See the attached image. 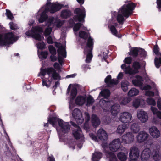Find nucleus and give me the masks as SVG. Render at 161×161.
I'll return each instance as SVG.
<instances>
[{
    "label": "nucleus",
    "mask_w": 161,
    "mask_h": 161,
    "mask_svg": "<svg viewBox=\"0 0 161 161\" xmlns=\"http://www.w3.org/2000/svg\"><path fill=\"white\" fill-rule=\"evenodd\" d=\"M137 4L131 2L127 4H124L119 11L117 16V20L119 24L123 25L125 19L124 17L128 18L132 14V11L136 7Z\"/></svg>",
    "instance_id": "obj_1"
},
{
    "label": "nucleus",
    "mask_w": 161,
    "mask_h": 161,
    "mask_svg": "<svg viewBox=\"0 0 161 161\" xmlns=\"http://www.w3.org/2000/svg\"><path fill=\"white\" fill-rule=\"evenodd\" d=\"M74 13L76 15L73 17V19L75 22H79L75 24L73 27V30L75 32L78 31L83 24L81 23L85 22V19L86 16V11L83 6L81 8H76L74 11Z\"/></svg>",
    "instance_id": "obj_2"
},
{
    "label": "nucleus",
    "mask_w": 161,
    "mask_h": 161,
    "mask_svg": "<svg viewBox=\"0 0 161 161\" xmlns=\"http://www.w3.org/2000/svg\"><path fill=\"white\" fill-rule=\"evenodd\" d=\"M48 122L54 127L56 126L57 122H58V125L60 127L59 130L58 131L60 137L63 136V134L67 133L69 131L70 127V125L67 122H64L61 119L53 117L49 118Z\"/></svg>",
    "instance_id": "obj_3"
},
{
    "label": "nucleus",
    "mask_w": 161,
    "mask_h": 161,
    "mask_svg": "<svg viewBox=\"0 0 161 161\" xmlns=\"http://www.w3.org/2000/svg\"><path fill=\"white\" fill-rule=\"evenodd\" d=\"M150 156L153 157V159L155 161H159L161 159L159 150L156 147L152 151L149 148L145 149L141 155V160L142 161H146L149 158Z\"/></svg>",
    "instance_id": "obj_4"
},
{
    "label": "nucleus",
    "mask_w": 161,
    "mask_h": 161,
    "mask_svg": "<svg viewBox=\"0 0 161 161\" xmlns=\"http://www.w3.org/2000/svg\"><path fill=\"white\" fill-rule=\"evenodd\" d=\"M5 28L0 25V46L9 47L10 44V32H4Z\"/></svg>",
    "instance_id": "obj_5"
},
{
    "label": "nucleus",
    "mask_w": 161,
    "mask_h": 161,
    "mask_svg": "<svg viewBox=\"0 0 161 161\" xmlns=\"http://www.w3.org/2000/svg\"><path fill=\"white\" fill-rule=\"evenodd\" d=\"M128 54L134 58H136L138 55L143 58H145L146 56V52L145 50L138 47L132 48Z\"/></svg>",
    "instance_id": "obj_6"
},
{
    "label": "nucleus",
    "mask_w": 161,
    "mask_h": 161,
    "mask_svg": "<svg viewBox=\"0 0 161 161\" xmlns=\"http://www.w3.org/2000/svg\"><path fill=\"white\" fill-rule=\"evenodd\" d=\"M63 7H64V5L63 4L58 3V2L53 3L49 8H47L48 9L47 11L51 14H54L59 11Z\"/></svg>",
    "instance_id": "obj_7"
},
{
    "label": "nucleus",
    "mask_w": 161,
    "mask_h": 161,
    "mask_svg": "<svg viewBox=\"0 0 161 161\" xmlns=\"http://www.w3.org/2000/svg\"><path fill=\"white\" fill-rule=\"evenodd\" d=\"M121 145L120 139L118 138L113 140L109 145L110 150L113 152H116L119 148Z\"/></svg>",
    "instance_id": "obj_8"
},
{
    "label": "nucleus",
    "mask_w": 161,
    "mask_h": 161,
    "mask_svg": "<svg viewBox=\"0 0 161 161\" xmlns=\"http://www.w3.org/2000/svg\"><path fill=\"white\" fill-rule=\"evenodd\" d=\"M132 119L131 114L128 112H124L120 114L119 120L124 123H129Z\"/></svg>",
    "instance_id": "obj_9"
},
{
    "label": "nucleus",
    "mask_w": 161,
    "mask_h": 161,
    "mask_svg": "<svg viewBox=\"0 0 161 161\" xmlns=\"http://www.w3.org/2000/svg\"><path fill=\"white\" fill-rule=\"evenodd\" d=\"M72 115L77 122L81 123L83 122L84 119L82 117V113L79 109L76 108L74 109Z\"/></svg>",
    "instance_id": "obj_10"
},
{
    "label": "nucleus",
    "mask_w": 161,
    "mask_h": 161,
    "mask_svg": "<svg viewBox=\"0 0 161 161\" xmlns=\"http://www.w3.org/2000/svg\"><path fill=\"white\" fill-rule=\"evenodd\" d=\"M134 135L131 132H128L126 134L124 135L122 137V141L126 144H130L133 140Z\"/></svg>",
    "instance_id": "obj_11"
},
{
    "label": "nucleus",
    "mask_w": 161,
    "mask_h": 161,
    "mask_svg": "<svg viewBox=\"0 0 161 161\" xmlns=\"http://www.w3.org/2000/svg\"><path fill=\"white\" fill-rule=\"evenodd\" d=\"M139 156V150L135 147H132L129 153L130 159H138Z\"/></svg>",
    "instance_id": "obj_12"
},
{
    "label": "nucleus",
    "mask_w": 161,
    "mask_h": 161,
    "mask_svg": "<svg viewBox=\"0 0 161 161\" xmlns=\"http://www.w3.org/2000/svg\"><path fill=\"white\" fill-rule=\"evenodd\" d=\"M149 135L146 132L140 131L137 136V140L139 143H142L147 140Z\"/></svg>",
    "instance_id": "obj_13"
},
{
    "label": "nucleus",
    "mask_w": 161,
    "mask_h": 161,
    "mask_svg": "<svg viewBox=\"0 0 161 161\" xmlns=\"http://www.w3.org/2000/svg\"><path fill=\"white\" fill-rule=\"evenodd\" d=\"M137 116L139 119L142 123L146 122L148 119L147 113L142 110H140L137 112Z\"/></svg>",
    "instance_id": "obj_14"
},
{
    "label": "nucleus",
    "mask_w": 161,
    "mask_h": 161,
    "mask_svg": "<svg viewBox=\"0 0 161 161\" xmlns=\"http://www.w3.org/2000/svg\"><path fill=\"white\" fill-rule=\"evenodd\" d=\"M97 136L102 141H106L108 139V135L105 131L103 129H100L97 133Z\"/></svg>",
    "instance_id": "obj_15"
},
{
    "label": "nucleus",
    "mask_w": 161,
    "mask_h": 161,
    "mask_svg": "<svg viewBox=\"0 0 161 161\" xmlns=\"http://www.w3.org/2000/svg\"><path fill=\"white\" fill-rule=\"evenodd\" d=\"M149 131L150 134L153 138H158L160 135V131L157 127L154 126L149 128Z\"/></svg>",
    "instance_id": "obj_16"
},
{
    "label": "nucleus",
    "mask_w": 161,
    "mask_h": 161,
    "mask_svg": "<svg viewBox=\"0 0 161 161\" xmlns=\"http://www.w3.org/2000/svg\"><path fill=\"white\" fill-rule=\"evenodd\" d=\"M94 43L93 39L89 36L87 40L86 45L84 49V50L92 51Z\"/></svg>",
    "instance_id": "obj_17"
},
{
    "label": "nucleus",
    "mask_w": 161,
    "mask_h": 161,
    "mask_svg": "<svg viewBox=\"0 0 161 161\" xmlns=\"http://www.w3.org/2000/svg\"><path fill=\"white\" fill-rule=\"evenodd\" d=\"M91 122L93 126L95 128L97 127L100 123L99 119L94 114H92V116Z\"/></svg>",
    "instance_id": "obj_18"
},
{
    "label": "nucleus",
    "mask_w": 161,
    "mask_h": 161,
    "mask_svg": "<svg viewBox=\"0 0 161 161\" xmlns=\"http://www.w3.org/2000/svg\"><path fill=\"white\" fill-rule=\"evenodd\" d=\"M72 14L71 11L69 9H66L62 10L60 16L63 19H66L70 17Z\"/></svg>",
    "instance_id": "obj_19"
},
{
    "label": "nucleus",
    "mask_w": 161,
    "mask_h": 161,
    "mask_svg": "<svg viewBox=\"0 0 161 161\" xmlns=\"http://www.w3.org/2000/svg\"><path fill=\"white\" fill-rule=\"evenodd\" d=\"M120 110V106L118 104H115L111 107V113L113 115L115 116Z\"/></svg>",
    "instance_id": "obj_20"
},
{
    "label": "nucleus",
    "mask_w": 161,
    "mask_h": 161,
    "mask_svg": "<svg viewBox=\"0 0 161 161\" xmlns=\"http://www.w3.org/2000/svg\"><path fill=\"white\" fill-rule=\"evenodd\" d=\"M48 12L47 10H44L41 14L38 21L40 23H42L48 19V16L47 13Z\"/></svg>",
    "instance_id": "obj_21"
},
{
    "label": "nucleus",
    "mask_w": 161,
    "mask_h": 161,
    "mask_svg": "<svg viewBox=\"0 0 161 161\" xmlns=\"http://www.w3.org/2000/svg\"><path fill=\"white\" fill-rule=\"evenodd\" d=\"M52 69V67H48L45 69L41 68V72L39 73L38 76H39L40 75L44 76L47 74L49 76L50 75L51 70Z\"/></svg>",
    "instance_id": "obj_22"
},
{
    "label": "nucleus",
    "mask_w": 161,
    "mask_h": 161,
    "mask_svg": "<svg viewBox=\"0 0 161 161\" xmlns=\"http://www.w3.org/2000/svg\"><path fill=\"white\" fill-rule=\"evenodd\" d=\"M52 74V78L55 80H61V76L57 72L56 70L52 67L50 75Z\"/></svg>",
    "instance_id": "obj_23"
},
{
    "label": "nucleus",
    "mask_w": 161,
    "mask_h": 161,
    "mask_svg": "<svg viewBox=\"0 0 161 161\" xmlns=\"http://www.w3.org/2000/svg\"><path fill=\"white\" fill-rule=\"evenodd\" d=\"M61 45V43H58L57 42H55V45L56 47H58V49L57 50V52L58 54H61L64 58H65L66 57V55H65V56L63 55V54L62 53V52L64 50L65 51V49L62 46H61L60 47V45Z\"/></svg>",
    "instance_id": "obj_24"
},
{
    "label": "nucleus",
    "mask_w": 161,
    "mask_h": 161,
    "mask_svg": "<svg viewBox=\"0 0 161 161\" xmlns=\"http://www.w3.org/2000/svg\"><path fill=\"white\" fill-rule=\"evenodd\" d=\"M84 53L85 54H87L86 55V63H90L91 62L92 58L93 57V55L92 54V51L84 50Z\"/></svg>",
    "instance_id": "obj_25"
},
{
    "label": "nucleus",
    "mask_w": 161,
    "mask_h": 161,
    "mask_svg": "<svg viewBox=\"0 0 161 161\" xmlns=\"http://www.w3.org/2000/svg\"><path fill=\"white\" fill-rule=\"evenodd\" d=\"M81 133V129L80 127H78L77 130H75L73 131L72 133L75 138L76 139L78 140L80 138Z\"/></svg>",
    "instance_id": "obj_26"
},
{
    "label": "nucleus",
    "mask_w": 161,
    "mask_h": 161,
    "mask_svg": "<svg viewBox=\"0 0 161 161\" xmlns=\"http://www.w3.org/2000/svg\"><path fill=\"white\" fill-rule=\"evenodd\" d=\"M102 157V154L100 152H96L93 154L92 160L93 161H98Z\"/></svg>",
    "instance_id": "obj_27"
},
{
    "label": "nucleus",
    "mask_w": 161,
    "mask_h": 161,
    "mask_svg": "<svg viewBox=\"0 0 161 161\" xmlns=\"http://www.w3.org/2000/svg\"><path fill=\"white\" fill-rule=\"evenodd\" d=\"M85 101V98L82 96H78L75 100L76 104L79 105H82L84 104Z\"/></svg>",
    "instance_id": "obj_28"
},
{
    "label": "nucleus",
    "mask_w": 161,
    "mask_h": 161,
    "mask_svg": "<svg viewBox=\"0 0 161 161\" xmlns=\"http://www.w3.org/2000/svg\"><path fill=\"white\" fill-rule=\"evenodd\" d=\"M128 128L127 124L119 125L118 127L117 132L118 133L122 134L125 131V130Z\"/></svg>",
    "instance_id": "obj_29"
},
{
    "label": "nucleus",
    "mask_w": 161,
    "mask_h": 161,
    "mask_svg": "<svg viewBox=\"0 0 161 161\" xmlns=\"http://www.w3.org/2000/svg\"><path fill=\"white\" fill-rule=\"evenodd\" d=\"M121 87L124 92H126L128 89V87L129 86V83L125 80H124L121 82Z\"/></svg>",
    "instance_id": "obj_30"
},
{
    "label": "nucleus",
    "mask_w": 161,
    "mask_h": 161,
    "mask_svg": "<svg viewBox=\"0 0 161 161\" xmlns=\"http://www.w3.org/2000/svg\"><path fill=\"white\" fill-rule=\"evenodd\" d=\"M110 29L113 35L119 38L121 37V35L118 34L117 30L114 25H111Z\"/></svg>",
    "instance_id": "obj_31"
},
{
    "label": "nucleus",
    "mask_w": 161,
    "mask_h": 161,
    "mask_svg": "<svg viewBox=\"0 0 161 161\" xmlns=\"http://www.w3.org/2000/svg\"><path fill=\"white\" fill-rule=\"evenodd\" d=\"M124 71L125 74H129L130 75H133L137 74L134 70L129 65L125 68Z\"/></svg>",
    "instance_id": "obj_32"
},
{
    "label": "nucleus",
    "mask_w": 161,
    "mask_h": 161,
    "mask_svg": "<svg viewBox=\"0 0 161 161\" xmlns=\"http://www.w3.org/2000/svg\"><path fill=\"white\" fill-rule=\"evenodd\" d=\"M139 92V91L138 90L135 88H133L129 91L128 95L129 96L133 97L137 95Z\"/></svg>",
    "instance_id": "obj_33"
},
{
    "label": "nucleus",
    "mask_w": 161,
    "mask_h": 161,
    "mask_svg": "<svg viewBox=\"0 0 161 161\" xmlns=\"http://www.w3.org/2000/svg\"><path fill=\"white\" fill-rule=\"evenodd\" d=\"M132 67L136 73H138L139 72V69H140L141 67L140 63L137 61L134 62L133 63Z\"/></svg>",
    "instance_id": "obj_34"
},
{
    "label": "nucleus",
    "mask_w": 161,
    "mask_h": 161,
    "mask_svg": "<svg viewBox=\"0 0 161 161\" xmlns=\"http://www.w3.org/2000/svg\"><path fill=\"white\" fill-rule=\"evenodd\" d=\"M131 130L135 133H138L140 130V127L138 124H133L131 126Z\"/></svg>",
    "instance_id": "obj_35"
},
{
    "label": "nucleus",
    "mask_w": 161,
    "mask_h": 161,
    "mask_svg": "<svg viewBox=\"0 0 161 161\" xmlns=\"http://www.w3.org/2000/svg\"><path fill=\"white\" fill-rule=\"evenodd\" d=\"M117 157L120 161H126L127 158L125 154L121 152H119L118 153Z\"/></svg>",
    "instance_id": "obj_36"
},
{
    "label": "nucleus",
    "mask_w": 161,
    "mask_h": 161,
    "mask_svg": "<svg viewBox=\"0 0 161 161\" xmlns=\"http://www.w3.org/2000/svg\"><path fill=\"white\" fill-rule=\"evenodd\" d=\"M31 32L34 34L36 33V32H42L43 29L42 27L39 26H33L31 29Z\"/></svg>",
    "instance_id": "obj_37"
},
{
    "label": "nucleus",
    "mask_w": 161,
    "mask_h": 161,
    "mask_svg": "<svg viewBox=\"0 0 161 161\" xmlns=\"http://www.w3.org/2000/svg\"><path fill=\"white\" fill-rule=\"evenodd\" d=\"M77 93V90L76 87H73L71 91L70 97L72 100H73L75 98Z\"/></svg>",
    "instance_id": "obj_38"
},
{
    "label": "nucleus",
    "mask_w": 161,
    "mask_h": 161,
    "mask_svg": "<svg viewBox=\"0 0 161 161\" xmlns=\"http://www.w3.org/2000/svg\"><path fill=\"white\" fill-rule=\"evenodd\" d=\"M79 35L80 38L84 40L87 39L88 37L87 34L86 32L83 31H79Z\"/></svg>",
    "instance_id": "obj_39"
},
{
    "label": "nucleus",
    "mask_w": 161,
    "mask_h": 161,
    "mask_svg": "<svg viewBox=\"0 0 161 161\" xmlns=\"http://www.w3.org/2000/svg\"><path fill=\"white\" fill-rule=\"evenodd\" d=\"M101 95L105 98H108L110 96V92L108 89H105L101 93Z\"/></svg>",
    "instance_id": "obj_40"
},
{
    "label": "nucleus",
    "mask_w": 161,
    "mask_h": 161,
    "mask_svg": "<svg viewBox=\"0 0 161 161\" xmlns=\"http://www.w3.org/2000/svg\"><path fill=\"white\" fill-rule=\"evenodd\" d=\"M19 39V37L15 36L14 33L11 31V45Z\"/></svg>",
    "instance_id": "obj_41"
},
{
    "label": "nucleus",
    "mask_w": 161,
    "mask_h": 161,
    "mask_svg": "<svg viewBox=\"0 0 161 161\" xmlns=\"http://www.w3.org/2000/svg\"><path fill=\"white\" fill-rule=\"evenodd\" d=\"M140 100L139 99H136L133 101V106L135 108H137L140 104Z\"/></svg>",
    "instance_id": "obj_42"
},
{
    "label": "nucleus",
    "mask_w": 161,
    "mask_h": 161,
    "mask_svg": "<svg viewBox=\"0 0 161 161\" xmlns=\"http://www.w3.org/2000/svg\"><path fill=\"white\" fill-rule=\"evenodd\" d=\"M48 49L50 53L51 54V55H56V49L53 45H49L48 47Z\"/></svg>",
    "instance_id": "obj_43"
},
{
    "label": "nucleus",
    "mask_w": 161,
    "mask_h": 161,
    "mask_svg": "<svg viewBox=\"0 0 161 161\" xmlns=\"http://www.w3.org/2000/svg\"><path fill=\"white\" fill-rule=\"evenodd\" d=\"M11 150H12V152L11 153L12 157L13 156L14 158H17V157H18L19 158L18 155L16 153V151L15 150L14 147L13 146L11 143Z\"/></svg>",
    "instance_id": "obj_44"
},
{
    "label": "nucleus",
    "mask_w": 161,
    "mask_h": 161,
    "mask_svg": "<svg viewBox=\"0 0 161 161\" xmlns=\"http://www.w3.org/2000/svg\"><path fill=\"white\" fill-rule=\"evenodd\" d=\"M154 63L156 67L158 68L160 67V64L161 65V58L160 57L158 58L156 57L154 59Z\"/></svg>",
    "instance_id": "obj_45"
},
{
    "label": "nucleus",
    "mask_w": 161,
    "mask_h": 161,
    "mask_svg": "<svg viewBox=\"0 0 161 161\" xmlns=\"http://www.w3.org/2000/svg\"><path fill=\"white\" fill-rule=\"evenodd\" d=\"M132 84L135 86H140L142 84V81L138 80L136 79H134L132 81Z\"/></svg>",
    "instance_id": "obj_46"
},
{
    "label": "nucleus",
    "mask_w": 161,
    "mask_h": 161,
    "mask_svg": "<svg viewBox=\"0 0 161 161\" xmlns=\"http://www.w3.org/2000/svg\"><path fill=\"white\" fill-rule=\"evenodd\" d=\"M147 102L150 105L155 106L156 105V102L155 100L152 98H148L147 99Z\"/></svg>",
    "instance_id": "obj_47"
},
{
    "label": "nucleus",
    "mask_w": 161,
    "mask_h": 161,
    "mask_svg": "<svg viewBox=\"0 0 161 161\" xmlns=\"http://www.w3.org/2000/svg\"><path fill=\"white\" fill-rule=\"evenodd\" d=\"M37 48L41 50L44 49L45 47V44L43 41L37 43Z\"/></svg>",
    "instance_id": "obj_48"
},
{
    "label": "nucleus",
    "mask_w": 161,
    "mask_h": 161,
    "mask_svg": "<svg viewBox=\"0 0 161 161\" xmlns=\"http://www.w3.org/2000/svg\"><path fill=\"white\" fill-rule=\"evenodd\" d=\"M132 61V58L131 57H128L125 58L124 60V63L128 64H131Z\"/></svg>",
    "instance_id": "obj_49"
},
{
    "label": "nucleus",
    "mask_w": 161,
    "mask_h": 161,
    "mask_svg": "<svg viewBox=\"0 0 161 161\" xmlns=\"http://www.w3.org/2000/svg\"><path fill=\"white\" fill-rule=\"evenodd\" d=\"M19 28L17 24L13 22H11V30H15Z\"/></svg>",
    "instance_id": "obj_50"
},
{
    "label": "nucleus",
    "mask_w": 161,
    "mask_h": 161,
    "mask_svg": "<svg viewBox=\"0 0 161 161\" xmlns=\"http://www.w3.org/2000/svg\"><path fill=\"white\" fill-rule=\"evenodd\" d=\"M94 102V100L92 96H89L87 100V103L88 104H92Z\"/></svg>",
    "instance_id": "obj_51"
},
{
    "label": "nucleus",
    "mask_w": 161,
    "mask_h": 161,
    "mask_svg": "<svg viewBox=\"0 0 161 161\" xmlns=\"http://www.w3.org/2000/svg\"><path fill=\"white\" fill-rule=\"evenodd\" d=\"M33 38L39 41H41L42 40V37L41 35L39 33L34 34L33 35Z\"/></svg>",
    "instance_id": "obj_52"
},
{
    "label": "nucleus",
    "mask_w": 161,
    "mask_h": 161,
    "mask_svg": "<svg viewBox=\"0 0 161 161\" xmlns=\"http://www.w3.org/2000/svg\"><path fill=\"white\" fill-rule=\"evenodd\" d=\"M48 54V52L47 51H42L40 53V55L42 56L44 59H46L47 58Z\"/></svg>",
    "instance_id": "obj_53"
},
{
    "label": "nucleus",
    "mask_w": 161,
    "mask_h": 161,
    "mask_svg": "<svg viewBox=\"0 0 161 161\" xmlns=\"http://www.w3.org/2000/svg\"><path fill=\"white\" fill-rule=\"evenodd\" d=\"M52 31V28L51 27H48L47 28L44 33V35L45 36H49L51 33Z\"/></svg>",
    "instance_id": "obj_54"
},
{
    "label": "nucleus",
    "mask_w": 161,
    "mask_h": 161,
    "mask_svg": "<svg viewBox=\"0 0 161 161\" xmlns=\"http://www.w3.org/2000/svg\"><path fill=\"white\" fill-rule=\"evenodd\" d=\"M131 99L129 98H124L121 102V104L125 105L130 102Z\"/></svg>",
    "instance_id": "obj_55"
},
{
    "label": "nucleus",
    "mask_w": 161,
    "mask_h": 161,
    "mask_svg": "<svg viewBox=\"0 0 161 161\" xmlns=\"http://www.w3.org/2000/svg\"><path fill=\"white\" fill-rule=\"evenodd\" d=\"M55 22L56 23V26L57 28L60 27L64 24L63 21L60 20L59 19H58L57 20H56Z\"/></svg>",
    "instance_id": "obj_56"
},
{
    "label": "nucleus",
    "mask_w": 161,
    "mask_h": 161,
    "mask_svg": "<svg viewBox=\"0 0 161 161\" xmlns=\"http://www.w3.org/2000/svg\"><path fill=\"white\" fill-rule=\"evenodd\" d=\"M111 80V76L110 75H108L105 78L104 81L107 85L108 86H109V83Z\"/></svg>",
    "instance_id": "obj_57"
},
{
    "label": "nucleus",
    "mask_w": 161,
    "mask_h": 161,
    "mask_svg": "<svg viewBox=\"0 0 161 161\" xmlns=\"http://www.w3.org/2000/svg\"><path fill=\"white\" fill-rule=\"evenodd\" d=\"M159 48L157 45H155L153 47V51L156 55L158 54L159 53Z\"/></svg>",
    "instance_id": "obj_58"
},
{
    "label": "nucleus",
    "mask_w": 161,
    "mask_h": 161,
    "mask_svg": "<svg viewBox=\"0 0 161 161\" xmlns=\"http://www.w3.org/2000/svg\"><path fill=\"white\" fill-rule=\"evenodd\" d=\"M118 83V80L116 79H113L111 80L109 83L108 86H112L114 85H116Z\"/></svg>",
    "instance_id": "obj_59"
},
{
    "label": "nucleus",
    "mask_w": 161,
    "mask_h": 161,
    "mask_svg": "<svg viewBox=\"0 0 161 161\" xmlns=\"http://www.w3.org/2000/svg\"><path fill=\"white\" fill-rule=\"evenodd\" d=\"M145 95L149 97H153L154 95V93L153 91H148L145 92Z\"/></svg>",
    "instance_id": "obj_60"
},
{
    "label": "nucleus",
    "mask_w": 161,
    "mask_h": 161,
    "mask_svg": "<svg viewBox=\"0 0 161 161\" xmlns=\"http://www.w3.org/2000/svg\"><path fill=\"white\" fill-rule=\"evenodd\" d=\"M54 18L52 17L51 18H49L47 21V25L48 27H49L53 23V21L54 20Z\"/></svg>",
    "instance_id": "obj_61"
},
{
    "label": "nucleus",
    "mask_w": 161,
    "mask_h": 161,
    "mask_svg": "<svg viewBox=\"0 0 161 161\" xmlns=\"http://www.w3.org/2000/svg\"><path fill=\"white\" fill-rule=\"evenodd\" d=\"M51 0H47V3L46 4V8L45 9L46 10H47L48 9H47V8H49L51 5Z\"/></svg>",
    "instance_id": "obj_62"
},
{
    "label": "nucleus",
    "mask_w": 161,
    "mask_h": 161,
    "mask_svg": "<svg viewBox=\"0 0 161 161\" xmlns=\"http://www.w3.org/2000/svg\"><path fill=\"white\" fill-rule=\"evenodd\" d=\"M47 42L48 44H53V43L52 37L51 36H49L47 38Z\"/></svg>",
    "instance_id": "obj_63"
},
{
    "label": "nucleus",
    "mask_w": 161,
    "mask_h": 161,
    "mask_svg": "<svg viewBox=\"0 0 161 161\" xmlns=\"http://www.w3.org/2000/svg\"><path fill=\"white\" fill-rule=\"evenodd\" d=\"M90 136L92 139L95 141H97V136L93 133H91L90 135Z\"/></svg>",
    "instance_id": "obj_64"
}]
</instances>
